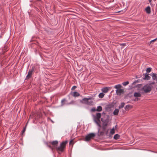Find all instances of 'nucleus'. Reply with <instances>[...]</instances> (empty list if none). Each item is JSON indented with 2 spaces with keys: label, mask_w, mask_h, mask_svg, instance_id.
I'll return each mask as SVG.
<instances>
[{
  "label": "nucleus",
  "mask_w": 157,
  "mask_h": 157,
  "mask_svg": "<svg viewBox=\"0 0 157 157\" xmlns=\"http://www.w3.org/2000/svg\"><path fill=\"white\" fill-rule=\"evenodd\" d=\"M148 1L150 3H151L152 1V0H148Z\"/></svg>",
  "instance_id": "39"
},
{
  "label": "nucleus",
  "mask_w": 157,
  "mask_h": 157,
  "mask_svg": "<svg viewBox=\"0 0 157 157\" xmlns=\"http://www.w3.org/2000/svg\"><path fill=\"white\" fill-rule=\"evenodd\" d=\"M156 74L154 73H153L152 75V79L154 80H156L157 81V77L156 76Z\"/></svg>",
  "instance_id": "11"
},
{
  "label": "nucleus",
  "mask_w": 157,
  "mask_h": 157,
  "mask_svg": "<svg viewBox=\"0 0 157 157\" xmlns=\"http://www.w3.org/2000/svg\"><path fill=\"white\" fill-rule=\"evenodd\" d=\"M34 69L35 67L34 66L31 69H29L25 79H28L31 78Z\"/></svg>",
  "instance_id": "5"
},
{
  "label": "nucleus",
  "mask_w": 157,
  "mask_h": 157,
  "mask_svg": "<svg viewBox=\"0 0 157 157\" xmlns=\"http://www.w3.org/2000/svg\"><path fill=\"white\" fill-rule=\"evenodd\" d=\"M101 117V113H97L95 116H94V119L95 122L96 124L99 127H101L100 124V120Z\"/></svg>",
  "instance_id": "1"
},
{
  "label": "nucleus",
  "mask_w": 157,
  "mask_h": 157,
  "mask_svg": "<svg viewBox=\"0 0 157 157\" xmlns=\"http://www.w3.org/2000/svg\"><path fill=\"white\" fill-rule=\"evenodd\" d=\"M113 107V104H110L107 105L106 106V108L107 109H111V108Z\"/></svg>",
  "instance_id": "15"
},
{
  "label": "nucleus",
  "mask_w": 157,
  "mask_h": 157,
  "mask_svg": "<svg viewBox=\"0 0 157 157\" xmlns=\"http://www.w3.org/2000/svg\"><path fill=\"white\" fill-rule=\"evenodd\" d=\"M124 90L123 89H118L116 90V93L118 95H121V94L124 93Z\"/></svg>",
  "instance_id": "7"
},
{
  "label": "nucleus",
  "mask_w": 157,
  "mask_h": 157,
  "mask_svg": "<svg viewBox=\"0 0 157 157\" xmlns=\"http://www.w3.org/2000/svg\"><path fill=\"white\" fill-rule=\"evenodd\" d=\"M151 67H149L147 69L146 71L147 73H149L151 72Z\"/></svg>",
  "instance_id": "28"
},
{
  "label": "nucleus",
  "mask_w": 157,
  "mask_h": 157,
  "mask_svg": "<svg viewBox=\"0 0 157 157\" xmlns=\"http://www.w3.org/2000/svg\"><path fill=\"white\" fill-rule=\"evenodd\" d=\"M115 127H117V125H116V126H115Z\"/></svg>",
  "instance_id": "40"
},
{
  "label": "nucleus",
  "mask_w": 157,
  "mask_h": 157,
  "mask_svg": "<svg viewBox=\"0 0 157 157\" xmlns=\"http://www.w3.org/2000/svg\"><path fill=\"white\" fill-rule=\"evenodd\" d=\"M70 94H71L72 96L75 97H77L79 96L80 95L76 91L73 92H71V93H70Z\"/></svg>",
  "instance_id": "8"
},
{
  "label": "nucleus",
  "mask_w": 157,
  "mask_h": 157,
  "mask_svg": "<svg viewBox=\"0 0 157 157\" xmlns=\"http://www.w3.org/2000/svg\"><path fill=\"white\" fill-rule=\"evenodd\" d=\"M99 128H98V132H99Z\"/></svg>",
  "instance_id": "41"
},
{
  "label": "nucleus",
  "mask_w": 157,
  "mask_h": 157,
  "mask_svg": "<svg viewBox=\"0 0 157 157\" xmlns=\"http://www.w3.org/2000/svg\"><path fill=\"white\" fill-rule=\"evenodd\" d=\"M141 94L139 92H135L134 94V96L136 98L140 97L141 96Z\"/></svg>",
  "instance_id": "14"
},
{
  "label": "nucleus",
  "mask_w": 157,
  "mask_h": 157,
  "mask_svg": "<svg viewBox=\"0 0 157 157\" xmlns=\"http://www.w3.org/2000/svg\"><path fill=\"white\" fill-rule=\"evenodd\" d=\"M119 112V109H116L113 112V114L115 115H118Z\"/></svg>",
  "instance_id": "13"
},
{
  "label": "nucleus",
  "mask_w": 157,
  "mask_h": 157,
  "mask_svg": "<svg viewBox=\"0 0 157 157\" xmlns=\"http://www.w3.org/2000/svg\"><path fill=\"white\" fill-rule=\"evenodd\" d=\"M109 90V88L108 87H105L101 89V91L103 93H106Z\"/></svg>",
  "instance_id": "9"
},
{
  "label": "nucleus",
  "mask_w": 157,
  "mask_h": 157,
  "mask_svg": "<svg viewBox=\"0 0 157 157\" xmlns=\"http://www.w3.org/2000/svg\"><path fill=\"white\" fill-rule=\"evenodd\" d=\"M77 87V86H73L72 88H71V90H74Z\"/></svg>",
  "instance_id": "32"
},
{
  "label": "nucleus",
  "mask_w": 157,
  "mask_h": 157,
  "mask_svg": "<svg viewBox=\"0 0 157 157\" xmlns=\"http://www.w3.org/2000/svg\"><path fill=\"white\" fill-rule=\"evenodd\" d=\"M72 141H72V140H71V141H70V142L69 144H71V143H72Z\"/></svg>",
  "instance_id": "38"
},
{
  "label": "nucleus",
  "mask_w": 157,
  "mask_h": 157,
  "mask_svg": "<svg viewBox=\"0 0 157 157\" xmlns=\"http://www.w3.org/2000/svg\"><path fill=\"white\" fill-rule=\"evenodd\" d=\"M101 120L103 122V127H104V126H106L107 125V123H108L107 122L105 121L104 120V119L102 118H101Z\"/></svg>",
  "instance_id": "17"
},
{
  "label": "nucleus",
  "mask_w": 157,
  "mask_h": 157,
  "mask_svg": "<svg viewBox=\"0 0 157 157\" xmlns=\"http://www.w3.org/2000/svg\"><path fill=\"white\" fill-rule=\"evenodd\" d=\"M121 45L123 46H124L125 45V43H122V44H121Z\"/></svg>",
  "instance_id": "35"
},
{
  "label": "nucleus",
  "mask_w": 157,
  "mask_h": 157,
  "mask_svg": "<svg viewBox=\"0 0 157 157\" xmlns=\"http://www.w3.org/2000/svg\"><path fill=\"white\" fill-rule=\"evenodd\" d=\"M129 84V82L128 81H126L122 83V84L124 86H126Z\"/></svg>",
  "instance_id": "26"
},
{
  "label": "nucleus",
  "mask_w": 157,
  "mask_h": 157,
  "mask_svg": "<svg viewBox=\"0 0 157 157\" xmlns=\"http://www.w3.org/2000/svg\"><path fill=\"white\" fill-rule=\"evenodd\" d=\"M95 136L94 133H90L88 134L85 137V140L88 141H89L92 138L94 137Z\"/></svg>",
  "instance_id": "6"
},
{
  "label": "nucleus",
  "mask_w": 157,
  "mask_h": 157,
  "mask_svg": "<svg viewBox=\"0 0 157 157\" xmlns=\"http://www.w3.org/2000/svg\"><path fill=\"white\" fill-rule=\"evenodd\" d=\"M115 133V130H114V128H113L111 130L110 132V134L112 135L113 134Z\"/></svg>",
  "instance_id": "23"
},
{
  "label": "nucleus",
  "mask_w": 157,
  "mask_h": 157,
  "mask_svg": "<svg viewBox=\"0 0 157 157\" xmlns=\"http://www.w3.org/2000/svg\"><path fill=\"white\" fill-rule=\"evenodd\" d=\"M119 137L120 136L118 134H116L114 136L113 139L115 140H117Z\"/></svg>",
  "instance_id": "19"
},
{
  "label": "nucleus",
  "mask_w": 157,
  "mask_h": 157,
  "mask_svg": "<svg viewBox=\"0 0 157 157\" xmlns=\"http://www.w3.org/2000/svg\"><path fill=\"white\" fill-rule=\"evenodd\" d=\"M67 143V141L63 142L60 144L59 146L56 147V149L58 151H59L61 152L63 151Z\"/></svg>",
  "instance_id": "3"
},
{
  "label": "nucleus",
  "mask_w": 157,
  "mask_h": 157,
  "mask_svg": "<svg viewBox=\"0 0 157 157\" xmlns=\"http://www.w3.org/2000/svg\"><path fill=\"white\" fill-rule=\"evenodd\" d=\"M151 90V87L147 84L144 86L142 88V90L145 93L150 92Z\"/></svg>",
  "instance_id": "4"
},
{
  "label": "nucleus",
  "mask_w": 157,
  "mask_h": 157,
  "mask_svg": "<svg viewBox=\"0 0 157 157\" xmlns=\"http://www.w3.org/2000/svg\"><path fill=\"white\" fill-rule=\"evenodd\" d=\"M65 101H66V99H63L61 101L62 105H63L64 104V102Z\"/></svg>",
  "instance_id": "30"
},
{
  "label": "nucleus",
  "mask_w": 157,
  "mask_h": 157,
  "mask_svg": "<svg viewBox=\"0 0 157 157\" xmlns=\"http://www.w3.org/2000/svg\"><path fill=\"white\" fill-rule=\"evenodd\" d=\"M131 108V105H128L125 106V109L127 110L128 109H129Z\"/></svg>",
  "instance_id": "21"
},
{
  "label": "nucleus",
  "mask_w": 157,
  "mask_h": 157,
  "mask_svg": "<svg viewBox=\"0 0 157 157\" xmlns=\"http://www.w3.org/2000/svg\"><path fill=\"white\" fill-rule=\"evenodd\" d=\"M145 10L146 13L148 14L151 13V8L150 6H148L146 9Z\"/></svg>",
  "instance_id": "12"
},
{
  "label": "nucleus",
  "mask_w": 157,
  "mask_h": 157,
  "mask_svg": "<svg viewBox=\"0 0 157 157\" xmlns=\"http://www.w3.org/2000/svg\"><path fill=\"white\" fill-rule=\"evenodd\" d=\"M47 146L49 147L50 148L52 149V147H51V145H49L47 144Z\"/></svg>",
  "instance_id": "34"
},
{
  "label": "nucleus",
  "mask_w": 157,
  "mask_h": 157,
  "mask_svg": "<svg viewBox=\"0 0 157 157\" xmlns=\"http://www.w3.org/2000/svg\"><path fill=\"white\" fill-rule=\"evenodd\" d=\"M125 105V103L124 102L122 103L121 105H120L119 106V109H121L123 108Z\"/></svg>",
  "instance_id": "25"
},
{
  "label": "nucleus",
  "mask_w": 157,
  "mask_h": 157,
  "mask_svg": "<svg viewBox=\"0 0 157 157\" xmlns=\"http://www.w3.org/2000/svg\"><path fill=\"white\" fill-rule=\"evenodd\" d=\"M141 80L140 79H138L137 80H136L132 83V85H135L136 83H140Z\"/></svg>",
  "instance_id": "18"
},
{
  "label": "nucleus",
  "mask_w": 157,
  "mask_h": 157,
  "mask_svg": "<svg viewBox=\"0 0 157 157\" xmlns=\"http://www.w3.org/2000/svg\"><path fill=\"white\" fill-rule=\"evenodd\" d=\"M104 94L103 93H100L98 96L100 98H102L104 97Z\"/></svg>",
  "instance_id": "24"
},
{
  "label": "nucleus",
  "mask_w": 157,
  "mask_h": 157,
  "mask_svg": "<svg viewBox=\"0 0 157 157\" xmlns=\"http://www.w3.org/2000/svg\"><path fill=\"white\" fill-rule=\"evenodd\" d=\"M102 110V107L101 106H98L96 108V110L98 112H101Z\"/></svg>",
  "instance_id": "16"
},
{
  "label": "nucleus",
  "mask_w": 157,
  "mask_h": 157,
  "mask_svg": "<svg viewBox=\"0 0 157 157\" xmlns=\"http://www.w3.org/2000/svg\"><path fill=\"white\" fill-rule=\"evenodd\" d=\"M31 118H32V117L31 115H30V116H29V119L28 120V121L27 122L28 123V121H29V120L30 119H31Z\"/></svg>",
  "instance_id": "36"
},
{
  "label": "nucleus",
  "mask_w": 157,
  "mask_h": 157,
  "mask_svg": "<svg viewBox=\"0 0 157 157\" xmlns=\"http://www.w3.org/2000/svg\"><path fill=\"white\" fill-rule=\"evenodd\" d=\"M136 99L138 100H140V99L139 98H137Z\"/></svg>",
  "instance_id": "42"
},
{
  "label": "nucleus",
  "mask_w": 157,
  "mask_h": 157,
  "mask_svg": "<svg viewBox=\"0 0 157 157\" xmlns=\"http://www.w3.org/2000/svg\"><path fill=\"white\" fill-rule=\"evenodd\" d=\"M27 124H28V122H27V123L26 124V125L25 127L24 128L23 130H22V131L21 132H22V134L25 132V131L26 128V126H27Z\"/></svg>",
  "instance_id": "27"
},
{
  "label": "nucleus",
  "mask_w": 157,
  "mask_h": 157,
  "mask_svg": "<svg viewBox=\"0 0 157 157\" xmlns=\"http://www.w3.org/2000/svg\"><path fill=\"white\" fill-rule=\"evenodd\" d=\"M157 39V38H155L154 40H153L150 41L151 42H154Z\"/></svg>",
  "instance_id": "33"
},
{
  "label": "nucleus",
  "mask_w": 157,
  "mask_h": 157,
  "mask_svg": "<svg viewBox=\"0 0 157 157\" xmlns=\"http://www.w3.org/2000/svg\"><path fill=\"white\" fill-rule=\"evenodd\" d=\"M51 143L52 145L53 146H55L56 145L58 144V142L56 140L51 142Z\"/></svg>",
  "instance_id": "20"
},
{
  "label": "nucleus",
  "mask_w": 157,
  "mask_h": 157,
  "mask_svg": "<svg viewBox=\"0 0 157 157\" xmlns=\"http://www.w3.org/2000/svg\"><path fill=\"white\" fill-rule=\"evenodd\" d=\"M97 111L95 107H93L91 109V111L92 112H94Z\"/></svg>",
  "instance_id": "29"
},
{
  "label": "nucleus",
  "mask_w": 157,
  "mask_h": 157,
  "mask_svg": "<svg viewBox=\"0 0 157 157\" xmlns=\"http://www.w3.org/2000/svg\"><path fill=\"white\" fill-rule=\"evenodd\" d=\"M49 119L52 123H54V121H53L51 119Z\"/></svg>",
  "instance_id": "37"
},
{
  "label": "nucleus",
  "mask_w": 157,
  "mask_h": 157,
  "mask_svg": "<svg viewBox=\"0 0 157 157\" xmlns=\"http://www.w3.org/2000/svg\"><path fill=\"white\" fill-rule=\"evenodd\" d=\"M92 98L90 97H88V98H83L82 100H80V102L85 104H86L90 105H91L93 103L92 101H89L88 100H91Z\"/></svg>",
  "instance_id": "2"
},
{
  "label": "nucleus",
  "mask_w": 157,
  "mask_h": 157,
  "mask_svg": "<svg viewBox=\"0 0 157 157\" xmlns=\"http://www.w3.org/2000/svg\"><path fill=\"white\" fill-rule=\"evenodd\" d=\"M155 84V82H152L149 83V84H148V85L150 86L152 88V85H154Z\"/></svg>",
  "instance_id": "31"
},
{
  "label": "nucleus",
  "mask_w": 157,
  "mask_h": 157,
  "mask_svg": "<svg viewBox=\"0 0 157 157\" xmlns=\"http://www.w3.org/2000/svg\"><path fill=\"white\" fill-rule=\"evenodd\" d=\"M121 84H118L115 85L114 88L117 89H118L119 88H121Z\"/></svg>",
  "instance_id": "22"
},
{
  "label": "nucleus",
  "mask_w": 157,
  "mask_h": 157,
  "mask_svg": "<svg viewBox=\"0 0 157 157\" xmlns=\"http://www.w3.org/2000/svg\"><path fill=\"white\" fill-rule=\"evenodd\" d=\"M150 78V77L148 75V74L146 73L145 74V76L143 78V79L144 80H148Z\"/></svg>",
  "instance_id": "10"
}]
</instances>
